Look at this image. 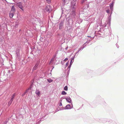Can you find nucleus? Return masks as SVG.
Returning <instances> with one entry per match:
<instances>
[{
    "mask_svg": "<svg viewBox=\"0 0 124 124\" xmlns=\"http://www.w3.org/2000/svg\"><path fill=\"white\" fill-rule=\"evenodd\" d=\"M74 61V58H73L70 61V65L69 66V67H70L71 66V65L72 64V63H73V62Z\"/></svg>",
    "mask_w": 124,
    "mask_h": 124,
    "instance_id": "obj_8",
    "label": "nucleus"
},
{
    "mask_svg": "<svg viewBox=\"0 0 124 124\" xmlns=\"http://www.w3.org/2000/svg\"><path fill=\"white\" fill-rule=\"evenodd\" d=\"M61 105H62V103H61Z\"/></svg>",
    "mask_w": 124,
    "mask_h": 124,
    "instance_id": "obj_24",
    "label": "nucleus"
},
{
    "mask_svg": "<svg viewBox=\"0 0 124 124\" xmlns=\"http://www.w3.org/2000/svg\"><path fill=\"white\" fill-rule=\"evenodd\" d=\"M35 93L39 96L40 95V91H39V90H36V92Z\"/></svg>",
    "mask_w": 124,
    "mask_h": 124,
    "instance_id": "obj_4",
    "label": "nucleus"
},
{
    "mask_svg": "<svg viewBox=\"0 0 124 124\" xmlns=\"http://www.w3.org/2000/svg\"><path fill=\"white\" fill-rule=\"evenodd\" d=\"M110 9L112 10V9L113 5H110Z\"/></svg>",
    "mask_w": 124,
    "mask_h": 124,
    "instance_id": "obj_18",
    "label": "nucleus"
},
{
    "mask_svg": "<svg viewBox=\"0 0 124 124\" xmlns=\"http://www.w3.org/2000/svg\"><path fill=\"white\" fill-rule=\"evenodd\" d=\"M14 12H10L9 14V17L10 18H12L14 16Z\"/></svg>",
    "mask_w": 124,
    "mask_h": 124,
    "instance_id": "obj_3",
    "label": "nucleus"
},
{
    "mask_svg": "<svg viewBox=\"0 0 124 124\" xmlns=\"http://www.w3.org/2000/svg\"><path fill=\"white\" fill-rule=\"evenodd\" d=\"M55 57V55H54L52 58L51 59L50 62L51 63L53 61H54Z\"/></svg>",
    "mask_w": 124,
    "mask_h": 124,
    "instance_id": "obj_5",
    "label": "nucleus"
},
{
    "mask_svg": "<svg viewBox=\"0 0 124 124\" xmlns=\"http://www.w3.org/2000/svg\"><path fill=\"white\" fill-rule=\"evenodd\" d=\"M15 93H14L13 95L12 96V98H11V99H12V100H13L14 98V97L15 96Z\"/></svg>",
    "mask_w": 124,
    "mask_h": 124,
    "instance_id": "obj_12",
    "label": "nucleus"
},
{
    "mask_svg": "<svg viewBox=\"0 0 124 124\" xmlns=\"http://www.w3.org/2000/svg\"><path fill=\"white\" fill-rule=\"evenodd\" d=\"M47 81L49 83H51L53 81V80L51 79H47Z\"/></svg>",
    "mask_w": 124,
    "mask_h": 124,
    "instance_id": "obj_16",
    "label": "nucleus"
},
{
    "mask_svg": "<svg viewBox=\"0 0 124 124\" xmlns=\"http://www.w3.org/2000/svg\"><path fill=\"white\" fill-rule=\"evenodd\" d=\"M15 8L14 7V6H12L11 9V10L10 12H12L15 13Z\"/></svg>",
    "mask_w": 124,
    "mask_h": 124,
    "instance_id": "obj_6",
    "label": "nucleus"
},
{
    "mask_svg": "<svg viewBox=\"0 0 124 124\" xmlns=\"http://www.w3.org/2000/svg\"><path fill=\"white\" fill-rule=\"evenodd\" d=\"M46 2L48 4H50L51 3V0H46Z\"/></svg>",
    "mask_w": 124,
    "mask_h": 124,
    "instance_id": "obj_14",
    "label": "nucleus"
},
{
    "mask_svg": "<svg viewBox=\"0 0 124 124\" xmlns=\"http://www.w3.org/2000/svg\"><path fill=\"white\" fill-rule=\"evenodd\" d=\"M17 5L20 9L23 10V6L22 3L21 2H19L17 3Z\"/></svg>",
    "mask_w": 124,
    "mask_h": 124,
    "instance_id": "obj_2",
    "label": "nucleus"
},
{
    "mask_svg": "<svg viewBox=\"0 0 124 124\" xmlns=\"http://www.w3.org/2000/svg\"><path fill=\"white\" fill-rule=\"evenodd\" d=\"M45 9L46 11L49 12H50L52 11L51 8L49 5L46 6Z\"/></svg>",
    "mask_w": 124,
    "mask_h": 124,
    "instance_id": "obj_1",
    "label": "nucleus"
},
{
    "mask_svg": "<svg viewBox=\"0 0 124 124\" xmlns=\"http://www.w3.org/2000/svg\"><path fill=\"white\" fill-rule=\"evenodd\" d=\"M106 11L107 13H109V10H106Z\"/></svg>",
    "mask_w": 124,
    "mask_h": 124,
    "instance_id": "obj_22",
    "label": "nucleus"
},
{
    "mask_svg": "<svg viewBox=\"0 0 124 124\" xmlns=\"http://www.w3.org/2000/svg\"><path fill=\"white\" fill-rule=\"evenodd\" d=\"M62 94L63 95H65L66 94V93L64 91H63L62 92Z\"/></svg>",
    "mask_w": 124,
    "mask_h": 124,
    "instance_id": "obj_11",
    "label": "nucleus"
},
{
    "mask_svg": "<svg viewBox=\"0 0 124 124\" xmlns=\"http://www.w3.org/2000/svg\"><path fill=\"white\" fill-rule=\"evenodd\" d=\"M13 100H12V99H11L10 100V101L8 102V105L9 106L12 103V102L13 101Z\"/></svg>",
    "mask_w": 124,
    "mask_h": 124,
    "instance_id": "obj_9",
    "label": "nucleus"
},
{
    "mask_svg": "<svg viewBox=\"0 0 124 124\" xmlns=\"http://www.w3.org/2000/svg\"><path fill=\"white\" fill-rule=\"evenodd\" d=\"M63 2H64V4L67 1V0H62Z\"/></svg>",
    "mask_w": 124,
    "mask_h": 124,
    "instance_id": "obj_21",
    "label": "nucleus"
},
{
    "mask_svg": "<svg viewBox=\"0 0 124 124\" xmlns=\"http://www.w3.org/2000/svg\"><path fill=\"white\" fill-rule=\"evenodd\" d=\"M66 108H67L69 109L70 108V105L69 104H68L66 106Z\"/></svg>",
    "mask_w": 124,
    "mask_h": 124,
    "instance_id": "obj_10",
    "label": "nucleus"
},
{
    "mask_svg": "<svg viewBox=\"0 0 124 124\" xmlns=\"http://www.w3.org/2000/svg\"><path fill=\"white\" fill-rule=\"evenodd\" d=\"M37 67H36L35 65L33 68V69L34 70H36L37 69Z\"/></svg>",
    "mask_w": 124,
    "mask_h": 124,
    "instance_id": "obj_17",
    "label": "nucleus"
},
{
    "mask_svg": "<svg viewBox=\"0 0 124 124\" xmlns=\"http://www.w3.org/2000/svg\"><path fill=\"white\" fill-rule=\"evenodd\" d=\"M67 60H68V59L67 58H65L64 60V61H67Z\"/></svg>",
    "mask_w": 124,
    "mask_h": 124,
    "instance_id": "obj_23",
    "label": "nucleus"
},
{
    "mask_svg": "<svg viewBox=\"0 0 124 124\" xmlns=\"http://www.w3.org/2000/svg\"><path fill=\"white\" fill-rule=\"evenodd\" d=\"M29 89H27V90H26L25 92H24L23 93V94L22 95V96H23V95H24L25 94V93H27V92H28V90Z\"/></svg>",
    "mask_w": 124,
    "mask_h": 124,
    "instance_id": "obj_13",
    "label": "nucleus"
},
{
    "mask_svg": "<svg viewBox=\"0 0 124 124\" xmlns=\"http://www.w3.org/2000/svg\"><path fill=\"white\" fill-rule=\"evenodd\" d=\"M64 90L65 91H67L68 90V87L67 86H66L64 87Z\"/></svg>",
    "mask_w": 124,
    "mask_h": 124,
    "instance_id": "obj_15",
    "label": "nucleus"
},
{
    "mask_svg": "<svg viewBox=\"0 0 124 124\" xmlns=\"http://www.w3.org/2000/svg\"><path fill=\"white\" fill-rule=\"evenodd\" d=\"M39 64V62H37L36 63L35 65L36 67H37L38 66Z\"/></svg>",
    "mask_w": 124,
    "mask_h": 124,
    "instance_id": "obj_19",
    "label": "nucleus"
},
{
    "mask_svg": "<svg viewBox=\"0 0 124 124\" xmlns=\"http://www.w3.org/2000/svg\"><path fill=\"white\" fill-rule=\"evenodd\" d=\"M86 0H82V3H83L85 2V1H86Z\"/></svg>",
    "mask_w": 124,
    "mask_h": 124,
    "instance_id": "obj_20",
    "label": "nucleus"
},
{
    "mask_svg": "<svg viewBox=\"0 0 124 124\" xmlns=\"http://www.w3.org/2000/svg\"><path fill=\"white\" fill-rule=\"evenodd\" d=\"M66 99L68 102L69 103L70 102L71 100L70 99L69 97H67V98H66Z\"/></svg>",
    "mask_w": 124,
    "mask_h": 124,
    "instance_id": "obj_7",
    "label": "nucleus"
}]
</instances>
